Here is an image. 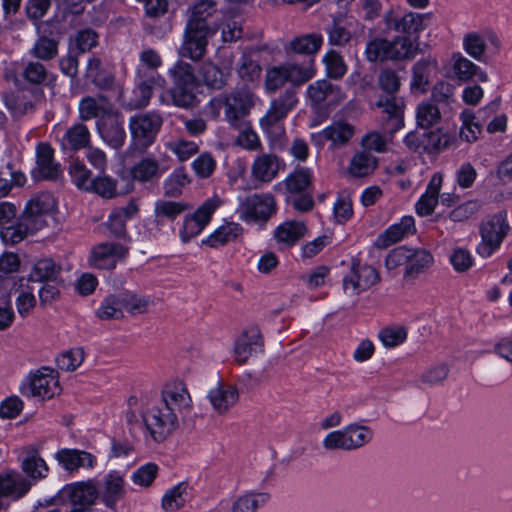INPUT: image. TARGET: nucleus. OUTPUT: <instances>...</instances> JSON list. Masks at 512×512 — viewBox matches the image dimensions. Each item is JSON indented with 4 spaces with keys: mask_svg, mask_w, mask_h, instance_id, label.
I'll use <instances>...</instances> for the list:
<instances>
[{
    "mask_svg": "<svg viewBox=\"0 0 512 512\" xmlns=\"http://www.w3.org/2000/svg\"><path fill=\"white\" fill-rule=\"evenodd\" d=\"M253 95L241 89L229 93H221L213 97L207 104V113L213 119H223L232 127H238L253 107Z\"/></svg>",
    "mask_w": 512,
    "mask_h": 512,
    "instance_id": "nucleus-1",
    "label": "nucleus"
},
{
    "mask_svg": "<svg viewBox=\"0 0 512 512\" xmlns=\"http://www.w3.org/2000/svg\"><path fill=\"white\" fill-rule=\"evenodd\" d=\"M298 100L292 89L286 90L279 97L271 101L266 114L260 119L263 132L273 144L280 142L285 135L283 121L296 106Z\"/></svg>",
    "mask_w": 512,
    "mask_h": 512,
    "instance_id": "nucleus-2",
    "label": "nucleus"
},
{
    "mask_svg": "<svg viewBox=\"0 0 512 512\" xmlns=\"http://www.w3.org/2000/svg\"><path fill=\"white\" fill-rule=\"evenodd\" d=\"M365 55L370 62L397 61L412 58L415 48L407 36H398L393 40L377 37L367 42Z\"/></svg>",
    "mask_w": 512,
    "mask_h": 512,
    "instance_id": "nucleus-3",
    "label": "nucleus"
},
{
    "mask_svg": "<svg viewBox=\"0 0 512 512\" xmlns=\"http://www.w3.org/2000/svg\"><path fill=\"white\" fill-rule=\"evenodd\" d=\"M162 124L163 117L156 111L131 116L129 119L131 148L140 153L145 152L155 142Z\"/></svg>",
    "mask_w": 512,
    "mask_h": 512,
    "instance_id": "nucleus-4",
    "label": "nucleus"
},
{
    "mask_svg": "<svg viewBox=\"0 0 512 512\" xmlns=\"http://www.w3.org/2000/svg\"><path fill=\"white\" fill-rule=\"evenodd\" d=\"M179 418L169 407L160 403L148 408L142 415L145 427L155 442L164 441L176 430L179 425Z\"/></svg>",
    "mask_w": 512,
    "mask_h": 512,
    "instance_id": "nucleus-5",
    "label": "nucleus"
},
{
    "mask_svg": "<svg viewBox=\"0 0 512 512\" xmlns=\"http://www.w3.org/2000/svg\"><path fill=\"white\" fill-rule=\"evenodd\" d=\"M510 227L506 215L502 213L491 216L480 227L481 242L477 246V253L483 257H490L501 245Z\"/></svg>",
    "mask_w": 512,
    "mask_h": 512,
    "instance_id": "nucleus-6",
    "label": "nucleus"
},
{
    "mask_svg": "<svg viewBox=\"0 0 512 512\" xmlns=\"http://www.w3.org/2000/svg\"><path fill=\"white\" fill-rule=\"evenodd\" d=\"M215 34V29L198 23L187 22L183 42L178 50L181 57L198 61L206 53L208 39Z\"/></svg>",
    "mask_w": 512,
    "mask_h": 512,
    "instance_id": "nucleus-7",
    "label": "nucleus"
},
{
    "mask_svg": "<svg viewBox=\"0 0 512 512\" xmlns=\"http://www.w3.org/2000/svg\"><path fill=\"white\" fill-rule=\"evenodd\" d=\"M276 212L271 194H252L240 199L237 213L245 222H266Z\"/></svg>",
    "mask_w": 512,
    "mask_h": 512,
    "instance_id": "nucleus-8",
    "label": "nucleus"
},
{
    "mask_svg": "<svg viewBox=\"0 0 512 512\" xmlns=\"http://www.w3.org/2000/svg\"><path fill=\"white\" fill-rule=\"evenodd\" d=\"M380 281L377 270L368 265L353 260L348 274L343 278V290L346 294L355 296L366 291Z\"/></svg>",
    "mask_w": 512,
    "mask_h": 512,
    "instance_id": "nucleus-9",
    "label": "nucleus"
},
{
    "mask_svg": "<svg viewBox=\"0 0 512 512\" xmlns=\"http://www.w3.org/2000/svg\"><path fill=\"white\" fill-rule=\"evenodd\" d=\"M59 497L74 509L86 511L95 504L99 497V490L92 480L81 481L64 486L59 492Z\"/></svg>",
    "mask_w": 512,
    "mask_h": 512,
    "instance_id": "nucleus-10",
    "label": "nucleus"
},
{
    "mask_svg": "<svg viewBox=\"0 0 512 512\" xmlns=\"http://www.w3.org/2000/svg\"><path fill=\"white\" fill-rule=\"evenodd\" d=\"M218 207L219 201L217 199H208L193 214L186 215L179 230L181 241L187 243L199 235L210 222Z\"/></svg>",
    "mask_w": 512,
    "mask_h": 512,
    "instance_id": "nucleus-11",
    "label": "nucleus"
},
{
    "mask_svg": "<svg viewBox=\"0 0 512 512\" xmlns=\"http://www.w3.org/2000/svg\"><path fill=\"white\" fill-rule=\"evenodd\" d=\"M160 404L169 407L178 417L187 414L192 407V399L185 383L179 380L166 383L162 389Z\"/></svg>",
    "mask_w": 512,
    "mask_h": 512,
    "instance_id": "nucleus-12",
    "label": "nucleus"
},
{
    "mask_svg": "<svg viewBox=\"0 0 512 512\" xmlns=\"http://www.w3.org/2000/svg\"><path fill=\"white\" fill-rule=\"evenodd\" d=\"M128 254V248L120 243L105 242L96 245L90 257L92 266L99 269H113L119 260L124 259Z\"/></svg>",
    "mask_w": 512,
    "mask_h": 512,
    "instance_id": "nucleus-13",
    "label": "nucleus"
},
{
    "mask_svg": "<svg viewBox=\"0 0 512 512\" xmlns=\"http://www.w3.org/2000/svg\"><path fill=\"white\" fill-rule=\"evenodd\" d=\"M61 174L60 164L54 160V150L47 143L36 146V167L33 177L36 180H57Z\"/></svg>",
    "mask_w": 512,
    "mask_h": 512,
    "instance_id": "nucleus-14",
    "label": "nucleus"
},
{
    "mask_svg": "<svg viewBox=\"0 0 512 512\" xmlns=\"http://www.w3.org/2000/svg\"><path fill=\"white\" fill-rule=\"evenodd\" d=\"M307 97L313 105L326 102L329 106H335L345 99V93L340 86L331 83L329 80L322 79L308 86Z\"/></svg>",
    "mask_w": 512,
    "mask_h": 512,
    "instance_id": "nucleus-15",
    "label": "nucleus"
},
{
    "mask_svg": "<svg viewBox=\"0 0 512 512\" xmlns=\"http://www.w3.org/2000/svg\"><path fill=\"white\" fill-rule=\"evenodd\" d=\"M29 386L32 395L42 399H50L60 391L54 370L48 367H42L31 374Z\"/></svg>",
    "mask_w": 512,
    "mask_h": 512,
    "instance_id": "nucleus-16",
    "label": "nucleus"
},
{
    "mask_svg": "<svg viewBox=\"0 0 512 512\" xmlns=\"http://www.w3.org/2000/svg\"><path fill=\"white\" fill-rule=\"evenodd\" d=\"M56 206L55 199L52 194L42 192L34 195L26 204L22 213L24 219L41 224V229L47 225L46 215L50 214Z\"/></svg>",
    "mask_w": 512,
    "mask_h": 512,
    "instance_id": "nucleus-17",
    "label": "nucleus"
},
{
    "mask_svg": "<svg viewBox=\"0 0 512 512\" xmlns=\"http://www.w3.org/2000/svg\"><path fill=\"white\" fill-rule=\"evenodd\" d=\"M97 130L105 143L114 149L123 146L126 139V132L123 127V121L113 113L97 120Z\"/></svg>",
    "mask_w": 512,
    "mask_h": 512,
    "instance_id": "nucleus-18",
    "label": "nucleus"
},
{
    "mask_svg": "<svg viewBox=\"0 0 512 512\" xmlns=\"http://www.w3.org/2000/svg\"><path fill=\"white\" fill-rule=\"evenodd\" d=\"M263 342L257 328L245 330L235 341L234 357L238 364H244L252 355L262 351Z\"/></svg>",
    "mask_w": 512,
    "mask_h": 512,
    "instance_id": "nucleus-19",
    "label": "nucleus"
},
{
    "mask_svg": "<svg viewBox=\"0 0 512 512\" xmlns=\"http://www.w3.org/2000/svg\"><path fill=\"white\" fill-rule=\"evenodd\" d=\"M126 494L125 481L118 471H111L103 478L99 497L109 509L115 510L117 502Z\"/></svg>",
    "mask_w": 512,
    "mask_h": 512,
    "instance_id": "nucleus-20",
    "label": "nucleus"
},
{
    "mask_svg": "<svg viewBox=\"0 0 512 512\" xmlns=\"http://www.w3.org/2000/svg\"><path fill=\"white\" fill-rule=\"evenodd\" d=\"M207 397L213 409L219 414H224L237 403L239 392L236 386L219 382L208 392Z\"/></svg>",
    "mask_w": 512,
    "mask_h": 512,
    "instance_id": "nucleus-21",
    "label": "nucleus"
},
{
    "mask_svg": "<svg viewBox=\"0 0 512 512\" xmlns=\"http://www.w3.org/2000/svg\"><path fill=\"white\" fill-rule=\"evenodd\" d=\"M354 135L353 125L347 122H334L330 126L323 129L318 134H313L312 138L319 144L322 140H328L331 142L333 148L341 147L346 145Z\"/></svg>",
    "mask_w": 512,
    "mask_h": 512,
    "instance_id": "nucleus-22",
    "label": "nucleus"
},
{
    "mask_svg": "<svg viewBox=\"0 0 512 512\" xmlns=\"http://www.w3.org/2000/svg\"><path fill=\"white\" fill-rule=\"evenodd\" d=\"M414 232V218L412 216H404L399 223L390 226L384 233L377 237L375 246L380 249H385Z\"/></svg>",
    "mask_w": 512,
    "mask_h": 512,
    "instance_id": "nucleus-23",
    "label": "nucleus"
},
{
    "mask_svg": "<svg viewBox=\"0 0 512 512\" xmlns=\"http://www.w3.org/2000/svg\"><path fill=\"white\" fill-rule=\"evenodd\" d=\"M56 459L68 471H75L79 468H93L97 459L89 452L77 449H62L57 452Z\"/></svg>",
    "mask_w": 512,
    "mask_h": 512,
    "instance_id": "nucleus-24",
    "label": "nucleus"
},
{
    "mask_svg": "<svg viewBox=\"0 0 512 512\" xmlns=\"http://www.w3.org/2000/svg\"><path fill=\"white\" fill-rule=\"evenodd\" d=\"M59 142L65 152L84 149L90 143L89 129L83 123H75L65 130Z\"/></svg>",
    "mask_w": 512,
    "mask_h": 512,
    "instance_id": "nucleus-25",
    "label": "nucleus"
},
{
    "mask_svg": "<svg viewBox=\"0 0 512 512\" xmlns=\"http://www.w3.org/2000/svg\"><path fill=\"white\" fill-rule=\"evenodd\" d=\"M79 118L83 121H89L97 118L102 119L109 115L113 109L112 105L104 96H87L79 102Z\"/></svg>",
    "mask_w": 512,
    "mask_h": 512,
    "instance_id": "nucleus-26",
    "label": "nucleus"
},
{
    "mask_svg": "<svg viewBox=\"0 0 512 512\" xmlns=\"http://www.w3.org/2000/svg\"><path fill=\"white\" fill-rule=\"evenodd\" d=\"M443 178L440 173H435L426 188V192L416 203V212L420 216L430 215L438 203V197L442 186Z\"/></svg>",
    "mask_w": 512,
    "mask_h": 512,
    "instance_id": "nucleus-27",
    "label": "nucleus"
},
{
    "mask_svg": "<svg viewBox=\"0 0 512 512\" xmlns=\"http://www.w3.org/2000/svg\"><path fill=\"white\" fill-rule=\"evenodd\" d=\"M279 171V159L276 155L263 153L252 164V175L261 182H270Z\"/></svg>",
    "mask_w": 512,
    "mask_h": 512,
    "instance_id": "nucleus-28",
    "label": "nucleus"
},
{
    "mask_svg": "<svg viewBox=\"0 0 512 512\" xmlns=\"http://www.w3.org/2000/svg\"><path fill=\"white\" fill-rule=\"evenodd\" d=\"M164 173L159 161L144 157L131 168L132 178L141 183L157 181Z\"/></svg>",
    "mask_w": 512,
    "mask_h": 512,
    "instance_id": "nucleus-29",
    "label": "nucleus"
},
{
    "mask_svg": "<svg viewBox=\"0 0 512 512\" xmlns=\"http://www.w3.org/2000/svg\"><path fill=\"white\" fill-rule=\"evenodd\" d=\"M62 268L51 258H42L35 262L29 277L35 282L58 283Z\"/></svg>",
    "mask_w": 512,
    "mask_h": 512,
    "instance_id": "nucleus-30",
    "label": "nucleus"
},
{
    "mask_svg": "<svg viewBox=\"0 0 512 512\" xmlns=\"http://www.w3.org/2000/svg\"><path fill=\"white\" fill-rule=\"evenodd\" d=\"M41 229L40 222L31 223L21 215L15 225L9 224L0 230V236L5 243L17 244L21 242L29 233H34Z\"/></svg>",
    "mask_w": 512,
    "mask_h": 512,
    "instance_id": "nucleus-31",
    "label": "nucleus"
},
{
    "mask_svg": "<svg viewBox=\"0 0 512 512\" xmlns=\"http://www.w3.org/2000/svg\"><path fill=\"white\" fill-rule=\"evenodd\" d=\"M242 231L243 228L240 224L226 222L210 234L203 243L212 248H218L235 241L242 234Z\"/></svg>",
    "mask_w": 512,
    "mask_h": 512,
    "instance_id": "nucleus-32",
    "label": "nucleus"
},
{
    "mask_svg": "<svg viewBox=\"0 0 512 512\" xmlns=\"http://www.w3.org/2000/svg\"><path fill=\"white\" fill-rule=\"evenodd\" d=\"M312 183V172L305 167H297L284 180L283 184L288 195H298L308 192Z\"/></svg>",
    "mask_w": 512,
    "mask_h": 512,
    "instance_id": "nucleus-33",
    "label": "nucleus"
},
{
    "mask_svg": "<svg viewBox=\"0 0 512 512\" xmlns=\"http://www.w3.org/2000/svg\"><path fill=\"white\" fill-rule=\"evenodd\" d=\"M269 500L270 494L268 492L248 491L233 501L231 512H257Z\"/></svg>",
    "mask_w": 512,
    "mask_h": 512,
    "instance_id": "nucleus-34",
    "label": "nucleus"
},
{
    "mask_svg": "<svg viewBox=\"0 0 512 512\" xmlns=\"http://www.w3.org/2000/svg\"><path fill=\"white\" fill-rule=\"evenodd\" d=\"M386 26L394 31L410 33L418 32L421 30L422 19L417 13H407L402 17L398 18L394 16L393 11H389L385 14Z\"/></svg>",
    "mask_w": 512,
    "mask_h": 512,
    "instance_id": "nucleus-35",
    "label": "nucleus"
},
{
    "mask_svg": "<svg viewBox=\"0 0 512 512\" xmlns=\"http://www.w3.org/2000/svg\"><path fill=\"white\" fill-rule=\"evenodd\" d=\"M156 86L135 80V87L130 93H123V103L129 109H141L149 104Z\"/></svg>",
    "mask_w": 512,
    "mask_h": 512,
    "instance_id": "nucleus-36",
    "label": "nucleus"
},
{
    "mask_svg": "<svg viewBox=\"0 0 512 512\" xmlns=\"http://www.w3.org/2000/svg\"><path fill=\"white\" fill-rule=\"evenodd\" d=\"M306 227L303 222L287 221L278 226L274 236L278 243L291 246L304 236Z\"/></svg>",
    "mask_w": 512,
    "mask_h": 512,
    "instance_id": "nucleus-37",
    "label": "nucleus"
},
{
    "mask_svg": "<svg viewBox=\"0 0 512 512\" xmlns=\"http://www.w3.org/2000/svg\"><path fill=\"white\" fill-rule=\"evenodd\" d=\"M441 120V112L437 104L424 100L417 105L416 122L418 127L428 129Z\"/></svg>",
    "mask_w": 512,
    "mask_h": 512,
    "instance_id": "nucleus-38",
    "label": "nucleus"
},
{
    "mask_svg": "<svg viewBox=\"0 0 512 512\" xmlns=\"http://www.w3.org/2000/svg\"><path fill=\"white\" fill-rule=\"evenodd\" d=\"M348 451L363 447L373 438L372 430L364 425L350 424L344 427Z\"/></svg>",
    "mask_w": 512,
    "mask_h": 512,
    "instance_id": "nucleus-39",
    "label": "nucleus"
},
{
    "mask_svg": "<svg viewBox=\"0 0 512 512\" xmlns=\"http://www.w3.org/2000/svg\"><path fill=\"white\" fill-rule=\"evenodd\" d=\"M190 208L189 204L181 201L158 200L155 203L154 215L158 222L174 221L180 214Z\"/></svg>",
    "mask_w": 512,
    "mask_h": 512,
    "instance_id": "nucleus-40",
    "label": "nucleus"
},
{
    "mask_svg": "<svg viewBox=\"0 0 512 512\" xmlns=\"http://www.w3.org/2000/svg\"><path fill=\"white\" fill-rule=\"evenodd\" d=\"M376 158L368 151L356 153L349 165V173L356 177H363L370 174L376 167Z\"/></svg>",
    "mask_w": 512,
    "mask_h": 512,
    "instance_id": "nucleus-41",
    "label": "nucleus"
},
{
    "mask_svg": "<svg viewBox=\"0 0 512 512\" xmlns=\"http://www.w3.org/2000/svg\"><path fill=\"white\" fill-rule=\"evenodd\" d=\"M120 301V293L106 296L96 311L97 317L101 320H118L123 318L124 314Z\"/></svg>",
    "mask_w": 512,
    "mask_h": 512,
    "instance_id": "nucleus-42",
    "label": "nucleus"
},
{
    "mask_svg": "<svg viewBox=\"0 0 512 512\" xmlns=\"http://www.w3.org/2000/svg\"><path fill=\"white\" fill-rule=\"evenodd\" d=\"M430 66H436V61L431 58H423L418 60L412 69L411 89L414 91L424 92L428 85V70Z\"/></svg>",
    "mask_w": 512,
    "mask_h": 512,
    "instance_id": "nucleus-43",
    "label": "nucleus"
},
{
    "mask_svg": "<svg viewBox=\"0 0 512 512\" xmlns=\"http://www.w3.org/2000/svg\"><path fill=\"white\" fill-rule=\"evenodd\" d=\"M322 43V36L313 33L294 38L289 47L295 53L314 54L320 49Z\"/></svg>",
    "mask_w": 512,
    "mask_h": 512,
    "instance_id": "nucleus-44",
    "label": "nucleus"
},
{
    "mask_svg": "<svg viewBox=\"0 0 512 512\" xmlns=\"http://www.w3.org/2000/svg\"><path fill=\"white\" fill-rule=\"evenodd\" d=\"M187 494V484L179 483L178 485L167 490L162 498V508L166 512H175L184 506Z\"/></svg>",
    "mask_w": 512,
    "mask_h": 512,
    "instance_id": "nucleus-45",
    "label": "nucleus"
},
{
    "mask_svg": "<svg viewBox=\"0 0 512 512\" xmlns=\"http://www.w3.org/2000/svg\"><path fill=\"white\" fill-rule=\"evenodd\" d=\"M410 259L407 261L405 276H415L429 267L433 262V256L424 249H410Z\"/></svg>",
    "mask_w": 512,
    "mask_h": 512,
    "instance_id": "nucleus-46",
    "label": "nucleus"
},
{
    "mask_svg": "<svg viewBox=\"0 0 512 512\" xmlns=\"http://www.w3.org/2000/svg\"><path fill=\"white\" fill-rule=\"evenodd\" d=\"M196 84H173L170 91L172 102L175 106L189 108L196 102Z\"/></svg>",
    "mask_w": 512,
    "mask_h": 512,
    "instance_id": "nucleus-47",
    "label": "nucleus"
},
{
    "mask_svg": "<svg viewBox=\"0 0 512 512\" xmlns=\"http://www.w3.org/2000/svg\"><path fill=\"white\" fill-rule=\"evenodd\" d=\"M461 120L460 138L468 143L476 141L482 131V123L476 121V116L471 110H464L461 113Z\"/></svg>",
    "mask_w": 512,
    "mask_h": 512,
    "instance_id": "nucleus-48",
    "label": "nucleus"
},
{
    "mask_svg": "<svg viewBox=\"0 0 512 512\" xmlns=\"http://www.w3.org/2000/svg\"><path fill=\"white\" fill-rule=\"evenodd\" d=\"M216 12L214 0H198L190 9V16L187 22L198 23L202 26H209L207 19Z\"/></svg>",
    "mask_w": 512,
    "mask_h": 512,
    "instance_id": "nucleus-49",
    "label": "nucleus"
},
{
    "mask_svg": "<svg viewBox=\"0 0 512 512\" xmlns=\"http://www.w3.org/2000/svg\"><path fill=\"white\" fill-rule=\"evenodd\" d=\"M204 84L212 89H221L226 83V74L211 62H205L200 70Z\"/></svg>",
    "mask_w": 512,
    "mask_h": 512,
    "instance_id": "nucleus-50",
    "label": "nucleus"
},
{
    "mask_svg": "<svg viewBox=\"0 0 512 512\" xmlns=\"http://www.w3.org/2000/svg\"><path fill=\"white\" fill-rule=\"evenodd\" d=\"M23 471L31 478L37 480L46 477L48 466L36 452L28 454L22 461Z\"/></svg>",
    "mask_w": 512,
    "mask_h": 512,
    "instance_id": "nucleus-51",
    "label": "nucleus"
},
{
    "mask_svg": "<svg viewBox=\"0 0 512 512\" xmlns=\"http://www.w3.org/2000/svg\"><path fill=\"white\" fill-rule=\"evenodd\" d=\"M121 305L123 311L126 310L130 314H142L148 310L149 299L141 297L130 291L120 292Z\"/></svg>",
    "mask_w": 512,
    "mask_h": 512,
    "instance_id": "nucleus-52",
    "label": "nucleus"
},
{
    "mask_svg": "<svg viewBox=\"0 0 512 512\" xmlns=\"http://www.w3.org/2000/svg\"><path fill=\"white\" fill-rule=\"evenodd\" d=\"M189 178L183 170L174 171L163 183L164 195L170 198L179 197Z\"/></svg>",
    "mask_w": 512,
    "mask_h": 512,
    "instance_id": "nucleus-53",
    "label": "nucleus"
},
{
    "mask_svg": "<svg viewBox=\"0 0 512 512\" xmlns=\"http://www.w3.org/2000/svg\"><path fill=\"white\" fill-rule=\"evenodd\" d=\"M323 62L325 64L327 75L330 78L340 79L347 72V66L343 57L334 50H330L325 54Z\"/></svg>",
    "mask_w": 512,
    "mask_h": 512,
    "instance_id": "nucleus-54",
    "label": "nucleus"
},
{
    "mask_svg": "<svg viewBox=\"0 0 512 512\" xmlns=\"http://www.w3.org/2000/svg\"><path fill=\"white\" fill-rule=\"evenodd\" d=\"M424 152L434 153L445 149L450 144V136L441 129L424 132Z\"/></svg>",
    "mask_w": 512,
    "mask_h": 512,
    "instance_id": "nucleus-55",
    "label": "nucleus"
},
{
    "mask_svg": "<svg viewBox=\"0 0 512 512\" xmlns=\"http://www.w3.org/2000/svg\"><path fill=\"white\" fill-rule=\"evenodd\" d=\"M57 53L58 42L48 37H40L31 49L32 56L43 61L53 59Z\"/></svg>",
    "mask_w": 512,
    "mask_h": 512,
    "instance_id": "nucleus-56",
    "label": "nucleus"
},
{
    "mask_svg": "<svg viewBox=\"0 0 512 512\" xmlns=\"http://www.w3.org/2000/svg\"><path fill=\"white\" fill-rule=\"evenodd\" d=\"M378 337L385 347L393 348L406 340L407 331L401 326H388L380 330Z\"/></svg>",
    "mask_w": 512,
    "mask_h": 512,
    "instance_id": "nucleus-57",
    "label": "nucleus"
},
{
    "mask_svg": "<svg viewBox=\"0 0 512 512\" xmlns=\"http://www.w3.org/2000/svg\"><path fill=\"white\" fill-rule=\"evenodd\" d=\"M69 174L77 188L90 191L93 179H91V173L84 164L79 161L72 162L69 167Z\"/></svg>",
    "mask_w": 512,
    "mask_h": 512,
    "instance_id": "nucleus-58",
    "label": "nucleus"
},
{
    "mask_svg": "<svg viewBox=\"0 0 512 512\" xmlns=\"http://www.w3.org/2000/svg\"><path fill=\"white\" fill-rule=\"evenodd\" d=\"M377 83L387 96L395 95L401 86L399 76L392 69H383L378 75Z\"/></svg>",
    "mask_w": 512,
    "mask_h": 512,
    "instance_id": "nucleus-59",
    "label": "nucleus"
},
{
    "mask_svg": "<svg viewBox=\"0 0 512 512\" xmlns=\"http://www.w3.org/2000/svg\"><path fill=\"white\" fill-rule=\"evenodd\" d=\"M84 360V351L81 348L72 349L62 353L57 358V366L64 371H74Z\"/></svg>",
    "mask_w": 512,
    "mask_h": 512,
    "instance_id": "nucleus-60",
    "label": "nucleus"
},
{
    "mask_svg": "<svg viewBox=\"0 0 512 512\" xmlns=\"http://www.w3.org/2000/svg\"><path fill=\"white\" fill-rule=\"evenodd\" d=\"M89 192H94L103 198H113L117 195L116 183L109 176H98L92 180Z\"/></svg>",
    "mask_w": 512,
    "mask_h": 512,
    "instance_id": "nucleus-61",
    "label": "nucleus"
},
{
    "mask_svg": "<svg viewBox=\"0 0 512 512\" xmlns=\"http://www.w3.org/2000/svg\"><path fill=\"white\" fill-rule=\"evenodd\" d=\"M173 84L188 85L196 84L193 67L189 63L179 61L171 69Z\"/></svg>",
    "mask_w": 512,
    "mask_h": 512,
    "instance_id": "nucleus-62",
    "label": "nucleus"
},
{
    "mask_svg": "<svg viewBox=\"0 0 512 512\" xmlns=\"http://www.w3.org/2000/svg\"><path fill=\"white\" fill-rule=\"evenodd\" d=\"M167 148L173 152L180 161H186L198 152V145L195 142L182 139L169 142Z\"/></svg>",
    "mask_w": 512,
    "mask_h": 512,
    "instance_id": "nucleus-63",
    "label": "nucleus"
},
{
    "mask_svg": "<svg viewBox=\"0 0 512 512\" xmlns=\"http://www.w3.org/2000/svg\"><path fill=\"white\" fill-rule=\"evenodd\" d=\"M375 105L381 109L384 117H396V115L403 116V100L395 95L379 98Z\"/></svg>",
    "mask_w": 512,
    "mask_h": 512,
    "instance_id": "nucleus-64",
    "label": "nucleus"
}]
</instances>
